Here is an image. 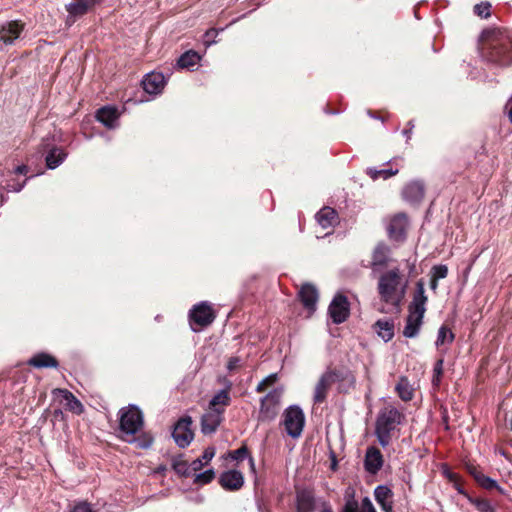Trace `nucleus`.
Returning a JSON list of instances; mask_svg holds the SVG:
<instances>
[{"mask_svg":"<svg viewBox=\"0 0 512 512\" xmlns=\"http://www.w3.org/2000/svg\"><path fill=\"white\" fill-rule=\"evenodd\" d=\"M408 287V279L399 267L381 272L377 281V292L382 302L399 307Z\"/></svg>","mask_w":512,"mask_h":512,"instance_id":"nucleus-1","label":"nucleus"},{"mask_svg":"<svg viewBox=\"0 0 512 512\" xmlns=\"http://www.w3.org/2000/svg\"><path fill=\"white\" fill-rule=\"evenodd\" d=\"M480 50L482 57L492 64L498 66L512 64V41L507 37L483 32Z\"/></svg>","mask_w":512,"mask_h":512,"instance_id":"nucleus-2","label":"nucleus"},{"mask_svg":"<svg viewBox=\"0 0 512 512\" xmlns=\"http://www.w3.org/2000/svg\"><path fill=\"white\" fill-rule=\"evenodd\" d=\"M403 418L404 415L394 406H386L379 411L375 423V435L383 448L389 446L392 435L402 423Z\"/></svg>","mask_w":512,"mask_h":512,"instance_id":"nucleus-3","label":"nucleus"},{"mask_svg":"<svg viewBox=\"0 0 512 512\" xmlns=\"http://www.w3.org/2000/svg\"><path fill=\"white\" fill-rule=\"evenodd\" d=\"M119 418L121 438L128 443L136 442L135 435L142 429L144 424L142 411L136 405H129L119 411Z\"/></svg>","mask_w":512,"mask_h":512,"instance_id":"nucleus-4","label":"nucleus"},{"mask_svg":"<svg viewBox=\"0 0 512 512\" xmlns=\"http://www.w3.org/2000/svg\"><path fill=\"white\" fill-rule=\"evenodd\" d=\"M282 425L291 438H299L305 425L303 410L297 405H291L286 408L283 413Z\"/></svg>","mask_w":512,"mask_h":512,"instance_id":"nucleus-5","label":"nucleus"},{"mask_svg":"<svg viewBox=\"0 0 512 512\" xmlns=\"http://www.w3.org/2000/svg\"><path fill=\"white\" fill-rule=\"evenodd\" d=\"M216 315L212 306L207 301H202L194 305L189 311V323L194 332L200 331L202 328L209 326L215 319Z\"/></svg>","mask_w":512,"mask_h":512,"instance_id":"nucleus-6","label":"nucleus"},{"mask_svg":"<svg viewBox=\"0 0 512 512\" xmlns=\"http://www.w3.org/2000/svg\"><path fill=\"white\" fill-rule=\"evenodd\" d=\"M282 394V388H275L261 398L258 415L259 421L268 422L275 419L279 412Z\"/></svg>","mask_w":512,"mask_h":512,"instance_id":"nucleus-7","label":"nucleus"},{"mask_svg":"<svg viewBox=\"0 0 512 512\" xmlns=\"http://www.w3.org/2000/svg\"><path fill=\"white\" fill-rule=\"evenodd\" d=\"M192 419L189 416L183 417L174 426L172 437L175 443L181 447H187L193 440V432L191 430Z\"/></svg>","mask_w":512,"mask_h":512,"instance_id":"nucleus-8","label":"nucleus"},{"mask_svg":"<svg viewBox=\"0 0 512 512\" xmlns=\"http://www.w3.org/2000/svg\"><path fill=\"white\" fill-rule=\"evenodd\" d=\"M41 146L43 150L47 151L45 163L48 169H56L68 156V153L62 147L50 144L49 138L43 139Z\"/></svg>","mask_w":512,"mask_h":512,"instance_id":"nucleus-9","label":"nucleus"},{"mask_svg":"<svg viewBox=\"0 0 512 512\" xmlns=\"http://www.w3.org/2000/svg\"><path fill=\"white\" fill-rule=\"evenodd\" d=\"M328 312L335 324L343 323L349 315L347 297L342 294H337L330 303Z\"/></svg>","mask_w":512,"mask_h":512,"instance_id":"nucleus-10","label":"nucleus"},{"mask_svg":"<svg viewBox=\"0 0 512 512\" xmlns=\"http://www.w3.org/2000/svg\"><path fill=\"white\" fill-rule=\"evenodd\" d=\"M402 198L411 205L419 204L425 195V184L421 180H412L402 189Z\"/></svg>","mask_w":512,"mask_h":512,"instance_id":"nucleus-11","label":"nucleus"},{"mask_svg":"<svg viewBox=\"0 0 512 512\" xmlns=\"http://www.w3.org/2000/svg\"><path fill=\"white\" fill-rule=\"evenodd\" d=\"M390 261V248L384 244L379 243L374 248L372 253V260L370 268L373 274L379 273Z\"/></svg>","mask_w":512,"mask_h":512,"instance_id":"nucleus-12","label":"nucleus"},{"mask_svg":"<svg viewBox=\"0 0 512 512\" xmlns=\"http://www.w3.org/2000/svg\"><path fill=\"white\" fill-rule=\"evenodd\" d=\"M298 297L303 306L308 310L309 315L313 314L319 298L317 288L310 283H306L299 290Z\"/></svg>","mask_w":512,"mask_h":512,"instance_id":"nucleus-13","label":"nucleus"},{"mask_svg":"<svg viewBox=\"0 0 512 512\" xmlns=\"http://www.w3.org/2000/svg\"><path fill=\"white\" fill-rule=\"evenodd\" d=\"M427 301L428 297L425 294V284L424 281L420 279L416 282V287L413 293L412 301L408 305V311L424 315L426 312Z\"/></svg>","mask_w":512,"mask_h":512,"instance_id":"nucleus-14","label":"nucleus"},{"mask_svg":"<svg viewBox=\"0 0 512 512\" xmlns=\"http://www.w3.org/2000/svg\"><path fill=\"white\" fill-rule=\"evenodd\" d=\"M224 408L210 409L201 417V431L203 434H213L222 421Z\"/></svg>","mask_w":512,"mask_h":512,"instance_id":"nucleus-15","label":"nucleus"},{"mask_svg":"<svg viewBox=\"0 0 512 512\" xmlns=\"http://www.w3.org/2000/svg\"><path fill=\"white\" fill-rule=\"evenodd\" d=\"M383 463V455L377 447L370 446L366 449L364 468L369 474H377L381 470Z\"/></svg>","mask_w":512,"mask_h":512,"instance_id":"nucleus-16","label":"nucleus"},{"mask_svg":"<svg viewBox=\"0 0 512 512\" xmlns=\"http://www.w3.org/2000/svg\"><path fill=\"white\" fill-rule=\"evenodd\" d=\"M166 85V78L160 72H151L145 75L142 86L146 93L151 95L160 94Z\"/></svg>","mask_w":512,"mask_h":512,"instance_id":"nucleus-17","label":"nucleus"},{"mask_svg":"<svg viewBox=\"0 0 512 512\" xmlns=\"http://www.w3.org/2000/svg\"><path fill=\"white\" fill-rule=\"evenodd\" d=\"M328 374H330L331 382L338 384V390L340 392H346L355 384V378L348 369L328 370Z\"/></svg>","mask_w":512,"mask_h":512,"instance_id":"nucleus-18","label":"nucleus"},{"mask_svg":"<svg viewBox=\"0 0 512 512\" xmlns=\"http://www.w3.org/2000/svg\"><path fill=\"white\" fill-rule=\"evenodd\" d=\"M408 227V217L404 213L395 215L388 226V233L390 238L394 240H403L406 236Z\"/></svg>","mask_w":512,"mask_h":512,"instance_id":"nucleus-19","label":"nucleus"},{"mask_svg":"<svg viewBox=\"0 0 512 512\" xmlns=\"http://www.w3.org/2000/svg\"><path fill=\"white\" fill-rule=\"evenodd\" d=\"M219 483L225 490L235 491L243 486L244 477L240 471L229 470L220 475Z\"/></svg>","mask_w":512,"mask_h":512,"instance_id":"nucleus-20","label":"nucleus"},{"mask_svg":"<svg viewBox=\"0 0 512 512\" xmlns=\"http://www.w3.org/2000/svg\"><path fill=\"white\" fill-rule=\"evenodd\" d=\"M393 491L386 485L374 489V497L383 512H393Z\"/></svg>","mask_w":512,"mask_h":512,"instance_id":"nucleus-21","label":"nucleus"},{"mask_svg":"<svg viewBox=\"0 0 512 512\" xmlns=\"http://www.w3.org/2000/svg\"><path fill=\"white\" fill-rule=\"evenodd\" d=\"M96 119L108 129H115L119 125V113L115 107L105 106L98 109Z\"/></svg>","mask_w":512,"mask_h":512,"instance_id":"nucleus-22","label":"nucleus"},{"mask_svg":"<svg viewBox=\"0 0 512 512\" xmlns=\"http://www.w3.org/2000/svg\"><path fill=\"white\" fill-rule=\"evenodd\" d=\"M23 30V25L18 21H10L0 27V42L12 44Z\"/></svg>","mask_w":512,"mask_h":512,"instance_id":"nucleus-23","label":"nucleus"},{"mask_svg":"<svg viewBox=\"0 0 512 512\" xmlns=\"http://www.w3.org/2000/svg\"><path fill=\"white\" fill-rule=\"evenodd\" d=\"M315 218L323 229H333L339 222L338 213L331 207H323L317 212Z\"/></svg>","mask_w":512,"mask_h":512,"instance_id":"nucleus-24","label":"nucleus"},{"mask_svg":"<svg viewBox=\"0 0 512 512\" xmlns=\"http://www.w3.org/2000/svg\"><path fill=\"white\" fill-rule=\"evenodd\" d=\"M317 507L316 500L310 491L302 490L296 495L297 512H314Z\"/></svg>","mask_w":512,"mask_h":512,"instance_id":"nucleus-25","label":"nucleus"},{"mask_svg":"<svg viewBox=\"0 0 512 512\" xmlns=\"http://www.w3.org/2000/svg\"><path fill=\"white\" fill-rule=\"evenodd\" d=\"M408 312L409 314L406 318V325L403 330V335L407 338H414L419 333L420 327L423 323L424 315H420L412 311Z\"/></svg>","mask_w":512,"mask_h":512,"instance_id":"nucleus-26","label":"nucleus"},{"mask_svg":"<svg viewBox=\"0 0 512 512\" xmlns=\"http://www.w3.org/2000/svg\"><path fill=\"white\" fill-rule=\"evenodd\" d=\"M54 394L60 396L65 401V406L69 411L77 415L83 413L84 406L69 390L55 389Z\"/></svg>","mask_w":512,"mask_h":512,"instance_id":"nucleus-27","label":"nucleus"},{"mask_svg":"<svg viewBox=\"0 0 512 512\" xmlns=\"http://www.w3.org/2000/svg\"><path fill=\"white\" fill-rule=\"evenodd\" d=\"M101 1L102 0H73V2L67 5V11L70 16H82Z\"/></svg>","mask_w":512,"mask_h":512,"instance_id":"nucleus-28","label":"nucleus"},{"mask_svg":"<svg viewBox=\"0 0 512 512\" xmlns=\"http://www.w3.org/2000/svg\"><path fill=\"white\" fill-rule=\"evenodd\" d=\"M332 384L333 383L331 382L330 374H328V371H326L325 373H323L321 375L319 381L317 382V384L315 386L314 396H313L315 403H322L325 401V399L327 397L328 389L330 388V386Z\"/></svg>","mask_w":512,"mask_h":512,"instance_id":"nucleus-29","label":"nucleus"},{"mask_svg":"<svg viewBox=\"0 0 512 512\" xmlns=\"http://www.w3.org/2000/svg\"><path fill=\"white\" fill-rule=\"evenodd\" d=\"M28 364L35 368H57L58 361L48 353H37L28 360Z\"/></svg>","mask_w":512,"mask_h":512,"instance_id":"nucleus-30","label":"nucleus"},{"mask_svg":"<svg viewBox=\"0 0 512 512\" xmlns=\"http://www.w3.org/2000/svg\"><path fill=\"white\" fill-rule=\"evenodd\" d=\"M344 512H376V509L369 497H364L359 507L358 502L352 497L344 506Z\"/></svg>","mask_w":512,"mask_h":512,"instance_id":"nucleus-31","label":"nucleus"},{"mask_svg":"<svg viewBox=\"0 0 512 512\" xmlns=\"http://www.w3.org/2000/svg\"><path fill=\"white\" fill-rule=\"evenodd\" d=\"M375 330L379 337H381L385 342L390 341L394 336V323L389 320H378L375 325Z\"/></svg>","mask_w":512,"mask_h":512,"instance_id":"nucleus-32","label":"nucleus"},{"mask_svg":"<svg viewBox=\"0 0 512 512\" xmlns=\"http://www.w3.org/2000/svg\"><path fill=\"white\" fill-rule=\"evenodd\" d=\"M397 393H398V396L403 400V401H410L412 400L413 396H414V392H413V388L412 386L410 385L409 383V380L407 379V377H400L396 387H395Z\"/></svg>","mask_w":512,"mask_h":512,"instance_id":"nucleus-33","label":"nucleus"},{"mask_svg":"<svg viewBox=\"0 0 512 512\" xmlns=\"http://www.w3.org/2000/svg\"><path fill=\"white\" fill-rule=\"evenodd\" d=\"M200 59L201 57L197 52L189 50L179 57L177 64L180 68L189 69L194 67L200 61Z\"/></svg>","mask_w":512,"mask_h":512,"instance_id":"nucleus-34","label":"nucleus"},{"mask_svg":"<svg viewBox=\"0 0 512 512\" xmlns=\"http://www.w3.org/2000/svg\"><path fill=\"white\" fill-rule=\"evenodd\" d=\"M399 169L388 168V169H376L369 167L366 169V174L373 180H377L379 178L388 179L398 173Z\"/></svg>","mask_w":512,"mask_h":512,"instance_id":"nucleus-35","label":"nucleus"},{"mask_svg":"<svg viewBox=\"0 0 512 512\" xmlns=\"http://www.w3.org/2000/svg\"><path fill=\"white\" fill-rule=\"evenodd\" d=\"M230 400L227 390H220L210 400V409L219 408V406L226 407L230 404Z\"/></svg>","mask_w":512,"mask_h":512,"instance_id":"nucleus-36","label":"nucleus"},{"mask_svg":"<svg viewBox=\"0 0 512 512\" xmlns=\"http://www.w3.org/2000/svg\"><path fill=\"white\" fill-rule=\"evenodd\" d=\"M475 480L480 484L483 488L491 490V489H500L496 480L485 476L481 472L474 471L472 472Z\"/></svg>","mask_w":512,"mask_h":512,"instance_id":"nucleus-37","label":"nucleus"},{"mask_svg":"<svg viewBox=\"0 0 512 512\" xmlns=\"http://www.w3.org/2000/svg\"><path fill=\"white\" fill-rule=\"evenodd\" d=\"M454 340V334L446 327L441 326L438 330V335L436 339V346H442L446 342L451 343Z\"/></svg>","mask_w":512,"mask_h":512,"instance_id":"nucleus-38","label":"nucleus"},{"mask_svg":"<svg viewBox=\"0 0 512 512\" xmlns=\"http://www.w3.org/2000/svg\"><path fill=\"white\" fill-rule=\"evenodd\" d=\"M448 275V267L444 264L434 265L431 268V277L440 280L446 278Z\"/></svg>","mask_w":512,"mask_h":512,"instance_id":"nucleus-39","label":"nucleus"},{"mask_svg":"<svg viewBox=\"0 0 512 512\" xmlns=\"http://www.w3.org/2000/svg\"><path fill=\"white\" fill-rule=\"evenodd\" d=\"M490 9L491 4L489 2H481L474 6V13L481 18H488L491 14Z\"/></svg>","mask_w":512,"mask_h":512,"instance_id":"nucleus-40","label":"nucleus"},{"mask_svg":"<svg viewBox=\"0 0 512 512\" xmlns=\"http://www.w3.org/2000/svg\"><path fill=\"white\" fill-rule=\"evenodd\" d=\"M244 366V361L238 356L230 357L227 361L226 368L229 373H234Z\"/></svg>","mask_w":512,"mask_h":512,"instance_id":"nucleus-41","label":"nucleus"},{"mask_svg":"<svg viewBox=\"0 0 512 512\" xmlns=\"http://www.w3.org/2000/svg\"><path fill=\"white\" fill-rule=\"evenodd\" d=\"M215 477V472L212 469H208L202 473H199L195 476L194 482L199 484H208Z\"/></svg>","mask_w":512,"mask_h":512,"instance_id":"nucleus-42","label":"nucleus"},{"mask_svg":"<svg viewBox=\"0 0 512 512\" xmlns=\"http://www.w3.org/2000/svg\"><path fill=\"white\" fill-rule=\"evenodd\" d=\"M277 374L276 373H272L270 375H268L267 377H265L262 381H260L256 387V391L258 393H261L263 391H265V389L268 387V386H271L273 385L276 381H277Z\"/></svg>","mask_w":512,"mask_h":512,"instance_id":"nucleus-43","label":"nucleus"},{"mask_svg":"<svg viewBox=\"0 0 512 512\" xmlns=\"http://www.w3.org/2000/svg\"><path fill=\"white\" fill-rule=\"evenodd\" d=\"M443 364L444 359L440 358L436 361L434 368H433V384L438 385L440 382V377L443 374Z\"/></svg>","mask_w":512,"mask_h":512,"instance_id":"nucleus-44","label":"nucleus"},{"mask_svg":"<svg viewBox=\"0 0 512 512\" xmlns=\"http://www.w3.org/2000/svg\"><path fill=\"white\" fill-rule=\"evenodd\" d=\"M229 456L233 460L242 461L249 456L248 448L246 446H241L240 448L229 452Z\"/></svg>","mask_w":512,"mask_h":512,"instance_id":"nucleus-45","label":"nucleus"},{"mask_svg":"<svg viewBox=\"0 0 512 512\" xmlns=\"http://www.w3.org/2000/svg\"><path fill=\"white\" fill-rule=\"evenodd\" d=\"M69 512H95L92 505L87 501L76 502Z\"/></svg>","mask_w":512,"mask_h":512,"instance_id":"nucleus-46","label":"nucleus"},{"mask_svg":"<svg viewBox=\"0 0 512 512\" xmlns=\"http://www.w3.org/2000/svg\"><path fill=\"white\" fill-rule=\"evenodd\" d=\"M26 184V180H24L22 183H18L15 181H7L4 189L8 192H20Z\"/></svg>","mask_w":512,"mask_h":512,"instance_id":"nucleus-47","label":"nucleus"},{"mask_svg":"<svg viewBox=\"0 0 512 512\" xmlns=\"http://www.w3.org/2000/svg\"><path fill=\"white\" fill-rule=\"evenodd\" d=\"M219 33V30L217 29H210L208 31H206L205 35H204V43L206 46H210L214 43H216L215 41V37L218 35Z\"/></svg>","mask_w":512,"mask_h":512,"instance_id":"nucleus-48","label":"nucleus"},{"mask_svg":"<svg viewBox=\"0 0 512 512\" xmlns=\"http://www.w3.org/2000/svg\"><path fill=\"white\" fill-rule=\"evenodd\" d=\"M214 455H215L214 447H208L204 450L200 459H202V462L204 463V465H206L212 460Z\"/></svg>","mask_w":512,"mask_h":512,"instance_id":"nucleus-49","label":"nucleus"},{"mask_svg":"<svg viewBox=\"0 0 512 512\" xmlns=\"http://www.w3.org/2000/svg\"><path fill=\"white\" fill-rule=\"evenodd\" d=\"M218 382L224 386L222 390H227V392L229 393L233 386V383L226 376L219 377Z\"/></svg>","mask_w":512,"mask_h":512,"instance_id":"nucleus-50","label":"nucleus"},{"mask_svg":"<svg viewBox=\"0 0 512 512\" xmlns=\"http://www.w3.org/2000/svg\"><path fill=\"white\" fill-rule=\"evenodd\" d=\"M318 507L319 512H333L330 503L327 501H321Z\"/></svg>","mask_w":512,"mask_h":512,"instance_id":"nucleus-51","label":"nucleus"},{"mask_svg":"<svg viewBox=\"0 0 512 512\" xmlns=\"http://www.w3.org/2000/svg\"><path fill=\"white\" fill-rule=\"evenodd\" d=\"M204 466L202 459H196L191 463V469L194 471L200 470Z\"/></svg>","mask_w":512,"mask_h":512,"instance_id":"nucleus-52","label":"nucleus"},{"mask_svg":"<svg viewBox=\"0 0 512 512\" xmlns=\"http://www.w3.org/2000/svg\"><path fill=\"white\" fill-rule=\"evenodd\" d=\"M27 172H28V167L26 165H19L13 171V173L20 174V175H26Z\"/></svg>","mask_w":512,"mask_h":512,"instance_id":"nucleus-53","label":"nucleus"},{"mask_svg":"<svg viewBox=\"0 0 512 512\" xmlns=\"http://www.w3.org/2000/svg\"><path fill=\"white\" fill-rule=\"evenodd\" d=\"M408 125H409V129H404V130H403V132H402V133H403V135L406 137V139H407V140H409V139H410V137H411V133H412V129L414 128V124H413V122H412V121H409V122H408Z\"/></svg>","mask_w":512,"mask_h":512,"instance_id":"nucleus-54","label":"nucleus"},{"mask_svg":"<svg viewBox=\"0 0 512 512\" xmlns=\"http://www.w3.org/2000/svg\"><path fill=\"white\" fill-rule=\"evenodd\" d=\"M151 444H152V438H150V437L145 439L144 441H139L138 442V446L140 448H148V447L151 446Z\"/></svg>","mask_w":512,"mask_h":512,"instance_id":"nucleus-55","label":"nucleus"},{"mask_svg":"<svg viewBox=\"0 0 512 512\" xmlns=\"http://www.w3.org/2000/svg\"><path fill=\"white\" fill-rule=\"evenodd\" d=\"M437 288H438V280L431 277L430 289L435 292L437 290Z\"/></svg>","mask_w":512,"mask_h":512,"instance_id":"nucleus-56","label":"nucleus"},{"mask_svg":"<svg viewBox=\"0 0 512 512\" xmlns=\"http://www.w3.org/2000/svg\"><path fill=\"white\" fill-rule=\"evenodd\" d=\"M508 117L510 122L512 123V99L510 100L508 104Z\"/></svg>","mask_w":512,"mask_h":512,"instance_id":"nucleus-57","label":"nucleus"},{"mask_svg":"<svg viewBox=\"0 0 512 512\" xmlns=\"http://www.w3.org/2000/svg\"><path fill=\"white\" fill-rule=\"evenodd\" d=\"M248 459H249V465H250V468L252 470V472H255V462H254V459L250 456H248Z\"/></svg>","mask_w":512,"mask_h":512,"instance_id":"nucleus-58","label":"nucleus"},{"mask_svg":"<svg viewBox=\"0 0 512 512\" xmlns=\"http://www.w3.org/2000/svg\"><path fill=\"white\" fill-rule=\"evenodd\" d=\"M458 492L464 494V491L461 488H458Z\"/></svg>","mask_w":512,"mask_h":512,"instance_id":"nucleus-59","label":"nucleus"}]
</instances>
